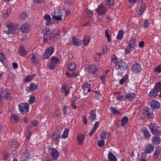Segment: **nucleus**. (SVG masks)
Returning a JSON list of instances; mask_svg holds the SVG:
<instances>
[{"instance_id": "obj_1", "label": "nucleus", "mask_w": 161, "mask_h": 161, "mask_svg": "<svg viewBox=\"0 0 161 161\" xmlns=\"http://www.w3.org/2000/svg\"><path fill=\"white\" fill-rule=\"evenodd\" d=\"M114 63L115 64V68L117 70H125L127 68V64L122 60L116 61Z\"/></svg>"}, {"instance_id": "obj_2", "label": "nucleus", "mask_w": 161, "mask_h": 161, "mask_svg": "<svg viewBox=\"0 0 161 161\" xmlns=\"http://www.w3.org/2000/svg\"><path fill=\"white\" fill-rule=\"evenodd\" d=\"M4 90V88L1 92L0 97L4 99L10 100L11 98V95L9 89L6 88L4 90Z\"/></svg>"}, {"instance_id": "obj_3", "label": "nucleus", "mask_w": 161, "mask_h": 161, "mask_svg": "<svg viewBox=\"0 0 161 161\" xmlns=\"http://www.w3.org/2000/svg\"><path fill=\"white\" fill-rule=\"evenodd\" d=\"M149 127L151 132L153 134L156 135L157 136L161 135V131L158 130L156 124L152 123L150 124Z\"/></svg>"}, {"instance_id": "obj_4", "label": "nucleus", "mask_w": 161, "mask_h": 161, "mask_svg": "<svg viewBox=\"0 0 161 161\" xmlns=\"http://www.w3.org/2000/svg\"><path fill=\"white\" fill-rule=\"evenodd\" d=\"M19 108L21 113L25 114L28 112L29 105L27 103H21L19 104Z\"/></svg>"}, {"instance_id": "obj_5", "label": "nucleus", "mask_w": 161, "mask_h": 161, "mask_svg": "<svg viewBox=\"0 0 161 161\" xmlns=\"http://www.w3.org/2000/svg\"><path fill=\"white\" fill-rule=\"evenodd\" d=\"M60 136L61 132L59 130H58L53 133L51 137L52 139L55 141L56 145L58 144L60 139L61 138Z\"/></svg>"}, {"instance_id": "obj_6", "label": "nucleus", "mask_w": 161, "mask_h": 161, "mask_svg": "<svg viewBox=\"0 0 161 161\" xmlns=\"http://www.w3.org/2000/svg\"><path fill=\"white\" fill-rule=\"evenodd\" d=\"M54 51V48L52 47H50L47 48L45 53L43 54L44 58L46 59H48Z\"/></svg>"}, {"instance_id": "obj_7", "label": "nucleus", "mask_w": 161, "mask_h": 161, "mask_svg": "<svg viewBox=\"0 0 161 161\" xmlns=\"http://www.w3.org/2000/svg\"><path fill=\"white\" fill-rule=\"evenodd\" d=\"M142 70V69L141 65L137 62L135 63L130 69L132 72L135 73L140 72Z\"/></svg>"}, {"instance_id": "obj_8", "label": "nucleus", "mask_w": 161, "mask_h": 161, "mask_svg": "<svg viewBox=\"0 0 161 161\" xmlns=\"http://www.w3.org/2000/svg\"><path fill=\"white\" fill-rule=\"evenodd\" d=\"M48 151L54 159H56L58 157L59 154L58 151L53 148H49Z\"/></svg>"}, {"instance_id": "obj_9", "label": "nucleus", "mask_w": 161, "mask_h": 161, "mask_svg": "<svg viewBox=\"0 0 161 161\" xmlns=\"http://www.w3.org/2000/svg\"><path fill=\"white\" fill-rule=\"evenodd\" d=\"M150 110L147 107H144L142 112V113L148 118H152L153 117V114L150 112Z\"/></svg>"}, {"instance_id": "obj_10", "label": "nucleus", "mask_w": 161, "mask_h": 161, "mask_svg": "<svg viewBox=\"0 0 161 161\" xmlns=\"http://www.w3.org/2000/svg\"><path fill=\"white\" fill-rule=\"evenodd\" d=\"M42 32L43 33L44 37L48 38L49 40L51 39L53 37L50 30L49 29H46L43 30Z\"/></svg>"}, {"instance_id": "obj_11", "label": "nucleus", "mask_w": 161, "mask_h": 161, "mask_svg": "<svg viewBox=\"0 0 161 161\" xmlns=\"http://www.w3.org/2000/svg\"><path fill=\"white\" fill-rule=\"evenodd\" d=\"M151 108L153 109H158L160 107L159 103L156 100H152L149 102Z\"/></svg>"}, {"instance_id": "obj_12", "label": "nucleus", "mask_w": 161, "mask_h": 161, "mask_svg": "<svg viewBox=\"0 0 161 161\" xmlns=\"http://www.w3.org/2000/svg\"><path fill=\"white\" fill-rule=\"evenodd\" d=\"M19 30L18 27H14L9 30L4 31V32L8 35L10 34H17L19 32Z\"/></svg>"}, {"instance_id": "obj_13", "label": "nucleus", "mask_w": 161, "mask_h": 161, "mask_svg": "<svg viewBox=\"0 0 161 161\" xmlns=\"http://www.w3.org/2000/svg\"><path fill=\"white\" fill-rule=\"evenodd\" d=\"M85 137V136L83 135L80 134H78L77 140L78 144L82 145L83 144Z\"/></svg>"}, {"instance_id": "obj_14", "label": "nucleus", "mask_w": 161, "mask_h": 161, "mask_svg": "<svg viewBox=\"0 0 161 161\" xmlns=\"http://www.w3.org/2000/svg\"><path fill=\"white\" fill-rule=\"evenodd\" d=\"M106 8L102 5H99L97 10V12L99 14L102 15L104 14L106 12Z\"/></svg>"}, {"instance_id": "obj_15", "label": "nucleus", "mask_w": 161, "mask_h": 161, "mask_svg": "<svg viewBox=\"0 0 161 161\" xmlns=\"http://www.w3.org/2000/svg\"><path fill=\"white\" fill-rule=\"evenodd\" d=\"M61 91L62 93H64L65 96H67L70 92L69 87L66 84L63 85L61 89Z\"/></svg>"}, {"instance_id": "obj_16", "label": "nucleus", "mask_w": 161, "mask_h": 161, "mask_svg": "<svg viewBox=\"0 0 161 161\" xmlns=\"http://www.w3.org/2000/svg\"><path fill=\"white\" fill-rule=\"evenodd\" d=\"M11 8L9 7H5L2 14V16L4 18H7L11 12Z\"/></svg>"}, {"instance_id": "obj_17", "label": "nucleus", "mask_w": 161, "mask_h": 161, "mask_svg": "<svg viewBox=\"0 0 161 161\" xmlns=\"http://www.w3.org/2000/svg\"><path fill=\"white\" fill-rule=\"evenodd\" d=\"M29 30V26L27 24H24L21 27L20 31L23 33H27Z\"/></svg>"}, {"instance_id": "obj_18", "label": "nucleus", "mask_w": 161, "mask_h": 161, "mask_svg": "<svg viewBox=\"0 0 161 161\" xmlns=\"http://www.w3.org/2000/svg\"><path fill=\"white\" fill-rule=\"evenodd\" d=\"M88 69V71L89 73L93 75H95L97 74V69L95 65H91L89 66Z\"/></svg>"}, {"instance_id": "obj_19", "label": "nucleus", "mask_w": 161, "mask_h": 161, "mask_svg": "<svg viewBox=\"0 0 161 161\" xmlns=\"http://www.w3.org/2000/svg\"><path fill=\"white\" fill-rule=\"evenodd\" d=\"M37 88V86L33 83H31L29 87H27L26 90L28 92H30L35 90Z\"/></svg>"}, {"instance_id": "obj_20", "label": "nucleus", "mask_w": 161, "mask_h": 161, "mask_svg": "<svg viewBox=\"0 0 161 161\" xmlns=\"http://www.w3.org/2000/svg\"><path fill=\"white\" fill-rule=\"evenodd\" d=\"M146 8V4L145 3H142L140 6V8L139 9V12H138V14L140 15L141 16L144 11Z\"/></svg>"}, {"instance_id": "obj_21", "label": "nucleus", "mask_w": 161, "mask_h": 161, "mask_svg": "<svg viewBox=\"0 0 161 161\" xmlns=\"http://www.w3.org/2000/svg\"><path fill=\"white\" fill-rule=\"evenodd\" d=\"M154 147L151 144L147 145L144 151L147 153H150L153 152L154 150Z\"/></svg>"}, {"instance_id": "obj_22", "label": "nucleus", "mask_w": 161, "mask_h": 161, "mask_svg": "<svg viewBox=\"0 0 161 161\" xmlns=\"http://www.w3.org/2000/svg\"><path fill=\"white\" fill-rule=\"evenodd\" d=\"M160 147L159 146H158L156 147V150L153 154V158L154 159H157L160 153Z\"/></svg>"}, {"instance_id": "obj_23", "label": "nucleus", "mask_w": 161, "mask_h": 161, "mask_svg": "<svg viewBox=\"0 0 161 161\" xmlns=\"http://www.w3.org/2000/svg\"><path fill=\"white\" fill-rule=\"evenodd\" d=\"M135 94L133 93L129 92L126 94L125 97L127 100L132 101L135 97Z\"/></svg>"}, {"instance_id": "obj_24", "label": "nucleus", "mask_w": 161, "mask_h": 161, "mask_svg": "<svg viewBox=\"0 0 161 161\" xmlns=\"http://www.w3.org/2000/svg\"><path fill=\"white\" fill-rule=\"evenodd\" d=\"M9 146L12 148H17L19 146V144L17 142L14 140H11L9 142Z\"/></svg>"}, {"instance_id": "obj_25", "label": "nucleus", "mask_w": 161, "mask_h": 161, "mask_svg": "<svg viewBox=\"0 0 161 161\" xmlns=\"http://www.w3.org/2000/svg\"><path fill=\"white\" fill-rule=\"evenodd\" d=\"M100 137L102 139L104 140L110 137V134L108 132H105L104 131H102L101 132Z\"/></svg>"}, {"instance_id": "obj_26", "label": "nucleus", "mask_w": 161, "mask_h": 161, "mask_svg": "<svg viewBox=\"0 0 161 161\" xmlns=\"http://www.w3.org/2000/svg\"><path fill=\"white\" fill-rule=\"evenodd\" d=\"M10 120L13 123H16L19 121V118L17 115L14 114H12L11 116Z\"/></svg>"}, {"instance_id": "obj_27", "label": "nucleus", "mask_w": 161, "mask_h": 161, "mask_svg": "<svg viewBox=\"0 0 161 161\" xmlns=\"http://www.w3.org/2000/svg\"><path fill=\"white\" fill-rule=\"evenodd\" d=\"M108 161H117V159L111 152H109L108 154Z\"/></svg>"}, {"instance_id": "obj_28", "label": "nucleus", "mask_w": 161, "mask_h": 161, "mask_svg": "<svg viewBox=\"0 0 161 161\" xmlns=\"http://www.w3.org/2000/svg\"><path fill=\"white\" fill-rule=\"evenodd\" d=\"M44 18L46 20V25L48 26L51 23L52 19L50 15L46 14L44 16Z\"/></svg>"}, {"instance_id": "obj_29", "label": "nucleus", "mask_w": 161, "mask_h": 161, "mask_svg": "<svg viewBox=\"0 0 161 161\" xmlns=\"http://www.w3.org/2000/svg\"><path fill=\"white\" fill-rule=\"evenodd\" d=\"M147 154L145 151L144 153H142L141 155L138 156L139 160L141 161H148L147 159L146 158Z\"/></svg>"}, {"instance_id": "obj_30", "label": "nucleus", "mask_w": 161, "mask_h": 161, "mask_svg": "<svg viewBox=\"0 0 161 161\" xmlns=\"http://www.w3.org/2000/svg\"><path fill=\"white\" fill-rule=\"evenodd\" d=\"M158 92L154 88L151 90L149 93V96L151 97H156L158 95Z\"/></svg>"}, {"instance_id": "obj_31", "label": "nucleus", "mask_w": 161, "mask_h": 161, "mask_svg": "<svg viewBox=\"0 0 161 161\" xmlns=\"http://www.w3.org/2000/svg\"><path fill=\"white\" fill-rule=\"evenodd\" d=\"M31 152L28 148H26L23 153V156L24 158H27L30 157Z\"/></svg>"}, {"instance_id": "obj_32", "label": "nucleus", "mask_w": 161, "mask_h": 161, "mask_svg": "<svg viewBox=\"0 0 161 161\" xmlns=\"http://www.w3.org/2000/svg\"><path fill=\"white\" fill-rule=\"evenodd\" d=\"M160 138L158 136H154L152 140V143L155 145H158L160 143Z\"/></svg>"}, {"instance_id": "obj_33", "label": "nucleus", "mask_w": 161, "mask_h": 161, "mask_svg": "<svg viewBox=\"0 0 161 161\" xmlns=\"http://www.w3.org/2000/svg\"><path fill=\"white\" fill-rule=\"evenodd\" d=\"M128 45L130 46L132 48L135 49L136 45V40L133 39L130 40Z\"/></svg>"}, {"instance_id": "obj_34", "label": "nucleus", "mask_w": 161, "mask_h": 161, "mask_svg": "<svg viewBox=\"0 0 161 161\" xmlns=\"http://www.w3.org/2000/svg\"><path fill=\"white\" fill-rule=\"evenodd\" d=\"M144 135V137L146 138H149L150 136V134L148 130L147 129H144L142 130Z\"/></svg>"}, {"instance_id": "obj_35", "label": "nucleus", "mask_w": 161, "mask_h": 161, "mask_svg": "<svg viewBox=\"0 0 161 161\" xmlns=\"http://www.w3.org/2000/svg\"><path fill=\"white\" fill-rule=\"evenodd\" d=\"M114 0H105V4L107 6L111 7H114Z\"/></svg>"}, {"instance_id": "obj_36", "label": "nucleus", "mask_w": 161, "mask_h": 161, "mask_svg": "<svg viewBox=\"0 0 161 161\" xmlns=\"http://www.w3.org/2000/svg\"><path fill=\"white\" fill-rule=\"evenodd\" d=\"M31 60L32 62L35 64H37L39 63L35 54L32 55Z\"/></svg>"}, {"instance_id": "obj_37", "label": "nucleus", "mask_w": 161, "mask_h": 161, "mask_svg": "<svg viewBox=\"0 0 161 161\" xmlns=\"http://www.w3.org/2000/svg\"><path fill=\"white\" fill-rule=\"evenodd\" d=\"M69 70L71 71H74L76 68V65L74 63H71L68 64Z\"/></svg>"}, {"instance_id": "obj_38", "label": "nucleus", "mask_w": 161, "mask_h": 161, "mask_svg": "<svg viewBox=\"0 0 161 161\" xmlns=\"http://www.w3.org/2000/svg\"><path fill=\"white\" fill-rule=\"evenodd\" d=\"M128 118L127 116L124 117L121 119V125L124 127L128 122Z\"/></svg>"}, {"instance_id": "obj_39", "label": "nucleus", "mask_w": 161, "mask_h": 161, "mask_svg": "<svg viewBox=\"0 0 161 161\" xmlns=\"http://www.w3.org/2000/svg\"><path fill=\"white\" fill-rule=\"evenodd\" d=\"M90 41V39L89 36H85L83 40L85 45V46L87 45Z\"/></svg>"}, {"instance_id": "obj_40", "label": "nucleus", "mask_w": 161, "mask_h": 161, "mask_svg": "<svg viewBox=\"0 0 161 161\" xmlns=\"http://www.w3.org/2000/svg\"><path fill=\"white\" fill-rule=\"evenodd\" d=\"M19 53L21 56H24L26 54L27 52L23 47H22L20 46V49L19 52Z\"/></svg>"}, {"instance_id": "obj_41", "label": "nucleus", "mask_w": 161, "mask_h": 161, "mask_svg": "<svg viewBox=\"0 0 161 161\" xmlns=\"http://www.w3.org/2000/svg\"><path fill=\"white\" fill-rule=\"evenodd\" d=\"M154 88L158 91V92L161 91V82H157L155 85Z\"/></svg>"}, {"instance_id": "obj_42", "label": "nucleus", "mask_w": 161, "mask_h": 161, "mask_svg": "<svg viewBox=\"0 0 161 161\" xmlns=\"http://www.w3.org/2000/svg\"><path fill=\"white\" fill-rule=\"evenodd\" d=\"M72 42L73 45L79 46L80 45V43L78 42L79 40L75 37H73L72 38Z\"/></svg>"}, {"instance_id": "obj_43", "label": "nucleus", "mask_w": 161, "mask_h": 161, "mask_svg": "<svg viewBox=\"0 0 161 161\" xmlns=\"http://www.w3.org/2000/svg\"><path fill=\"white\" fill-rule=\"evenodd\" d=\"M124 31L122 30H121L119 31L117 36V38L119 40H121L123 36Z\"/></svg>"}, {"instance_id": "obj_44", "label": "nucleus", "mask_w": 161, "mask_h": 161, "mask_svg": "<svg viewBox=\"0 0 161 161\" xmlns=\"http://www.w3.org/2000/svg\"><path fill=\"white\" fill-rule=\"evenodd\" d=\"M128 76L127 75H125L120 80L119 84L120 85L123 84L128 79Z\"/></svg>"}, {"instance_id": "obj_45", "label": "nucleus", "mask_w": 161, "mask_h": 161, "mask_svg": "<svg viewBox=\"0 0 161 161\" xmlns=\"http://www.w3.org/2000/svg\"><path fill=\"white\" fill-rule=\"evenodd\" d=\"M35 75H30L28 76L25 79L26 82H30L32 79H33L35 77Z\"/></svg>"}, {"instance_id": "obj_46", "label": "nucleus", "mask_w": 161, "mask_h": 161, "mask_svg": "<svg viewBox=\"0 0 161 161\" xmlns=\"http://www.w3.org/2000/svg\"><path fill=\"white\" fill-rule=\"evenodd\" d=\"M62 12H59L58 10H55L52 13V16L53 17V18L54 19L55 17V16H58L60 14H61Z\"/></svg>"}, {"instance_id": "obj_47", "label": "nucleus", "mask_w": 161, "mask_h": 161, "mask_svg": "<svg viewBox=\"0 0 161 161\" xmlns=\"http://www.w3.org/2000/svg\"><path fill=\"white\" fill-rule=\"evenodd\" d=\"M90 113L91 114L90 117L91 118L92 120H95L96 117V116L95 114V110H92L91 111Z\"/></svg>"}, {"instance_id": "obj_48", "label": "nucleus", "mask_w": 161, "mask_h": 161, "mask_svg": "<svg viewBox=\"0 0 161 161\" xmlns=\"http://www.w3.org/2000/svg\"><path fill=\"white\" fill-rule=\"evenodd\" d=\"M14 24L11 22H7L6 24V26L8 28V30H9L14 26Z\"/></svg>"}, {"instance_id": "obj_49", "label": "nucleus", "mask_w": 161, "mask_h": 161, "mask_svg": "<svg viewBox=\"0 0 161 161\" xmlns=\"http://www.w3.org/2000/svg\"><path fill=\"white\" fill-rule=\"evenodd\" d=\"M51 59L53 64H57L59 61L58 58L55 57H52Z\"/></svg>"}, {"instance_id": "obj_50", "label": "nucleus", "mask_w": 161, "mask_h": 161, "mask_svg": "<svg viewBox=\"0 0 161 161\" xmlns=\"http://www.w3.org/2000/svg\"><path fill=\"white\" fill-rule=\"evenodd\" d=\"M112 113L116 115L118 114L119 113V112L118 110H116V108H113L111 107L110 108Z\"/></svg>"}, {"instance_id": "obj_51", "label": "nucleus", "mask_w": 161, "mask_h": 161, "mask_svg": "<svg viewBox=\"0 0 161 161\" xmlns=\"http://www.w3.org/2000/svg\"><path fill=\"white\" fill-rule=\"evenodd\" d=\"M143 27L144 28H146L148 27L149 25V23H148V19H145L144 20L143 23Z\"/></svg>"}, {"instance_id": "obj_52", "label": "nucleus", "mask_w": 161, "mask_h": 161, "mask_svg": "<svg viewBox=\"0 0 161 161\" xmlns=\"http://www.w3.org/2000/svg\"><path fill=\"white\" fill-rule=\"evenodd\" d=\"M69 132V130H68L67 129H65L62 135V137L64 139L67 137L68 136Z\"/></svg>"}, {"instance_id": "obj_53", "label": "nucleus", "mask_w": 161, "mask_h": 161, "mask_svg": "<svg viewBox=\"0 0 161 161\" xmlns=\"http://www.w3.org/2000/svg\"><path fill=\"white\" fill-rule=\"evenodd\" d=\"M30 123L31 126H33L34 127L38 126V121L36 120H34L33 121H31L30 122Z\"/></svg>"}, {"instance_id": "obj_54", "label": "nucleus", "mask_w": 161, "mask_h": 161, "mask_svg": "<svg viewBox=\"0 0 161 161\" xmlns=\"http://www.w3.org/2000/svg\"><path fill=\"white\" fill-rule=\"evenodd\" d=\"M131 48H132L131 47L128 45L127 47L125 50V54H127L130 53L132 51Z\"/></svg>"}, {"instance_id": "obj_55", "label": "nucleus", "mask_w": 161, "mask_h": 161, "mask_svg": "<svg viewBox=\"0 0 161 161\" xmlns=\"http://www.w3.org/2000/svg\"><path fill=\"white\" fill-rule=\"evenodd\" d=\"M104 141L102 139L101 140L98 141L97 145L99 147H102L104 145Z\"/></svg>"}, {"instance_id": "obj_56", "label": "nucleus", "mask_w": 161, "mask_h": 161, "mask_svg": "<svg viewBox=\"0 0 161 161\" xmlns=\"http://www.w3.org/2000/svg\"><path fill=\"white\" fill-rule=\"evenodd\" d=\"M35 102V97L34 96H31L29 99V102L31 104L34 103Z\"/></svg>"}, {"instance_id": "obj_57", "label": "nucleus", "mask_w": 161, "mask_h": 161, "mask_svg": "<svg viewBox=\"0 0 161 161\" xmlns=\"http://www.w3.org/2000/svg\"><path fill=\"white\" fill-rule=\"evenodd\" d=\"M90 86V84L88 82L85 83L83 85V87H84V89L85 90L86 88H88Z\"/></svg>"}, {"instance_id": "obj_58", "label": "nucleus", "mask_w": 161, "mask_h": 161, "mask_svg": "<svg viewBox=\"0 0 161 161\" xmlns=\"http://www.w3.org/2000/svg\"><path fill=\"white\" fill-rule=\"evenodd\" d=\"M76 101V100H73L72 102L71 103V106L72 107V108L73 109H75L77 108V106H75V102Z\"/></svg>"}, {"instance_id": "obj_59", "label": "nucleus", "mask_w": 161, "mask_h": 161, "mask_svg": "<svg viewBox=\"0 0 161 161\" xmlns=\"http://www.w3.org/2000/svg\"><path fill=\"white\" fill-rule=\"evenodd\" d=\"M86 13L87 14V15H88V16L90 17H92L93 14V13L91 11L89 10H87L86 11Z\"/></svg>"}, {"instance_id": "obj_60", "label": "nucleus", "mask_w": 161, "mask_h": 161, "mask_svg": "<svg viewBox=\"0 0 161 161\" xmlns=\"http://www.w3.org/2000/svg\"><path fill=\"white\" fill-rule=\"evenodd\" d=\"M48 65L49 69L51 70H53L54 69L55 65L52 63L48 64Z\"/></svg>"}, {"instance_id": "obj_61", "label": "nucleus", "mask_w": 161, "mask_h": 161, "mask_svg": "<svg viewBox=\"0 0 161 161\" xmlns=\"http://www.w3.org/2000/svg\"><path fill=\"white\" fill-rule=\"evenodd\" d=\"M62 16V14H60V15H59L58 16H55V18L54 19H54L56 20H61L62 19L61 16Z\"/></svg>"}, {"instance_id": "obj_62", "label": "nucleus", "mask_w": 161, "mask_h": 161, "mask_svg": "<svg viewBox=\"0 0 161 161\" xmlns=\"http://www.w3.org/2000/svg\"><path fill=\"white\" fill-rule=\"evenodd\" d=\"M74 56V54L72 52H70L68 54V58L69 59H72Z\"/></svg>"}, {"instance_id": "obj_63", "label": "nucleus", "mask_w": 161, "mask_h": 161, "mask_svg": "<svg viewBox=\"0 0 161 161\" xmlns=\"http://www.w3.org/2000/svg\"><path fill=\"white\" fill-rule=\"evenodd\" d=\"M5 57L2 53H0V61L3 63Z\"/></svg>"}, {"instance_id": "obj_64", "label": "nucleus", "mask_w": 161, "mask_h": 161, "mask_svg": "<svg viewBox=\"0 0 161 161\" xmlns=\"http://www.w3.org/2000/svg\"><path fill=\"white\" fill-rule=\"evenodd\" d=\"M106 75H103L100 76V79L102 80V82L104 83L105 81Z\"/></svg>"}]
</instances>
